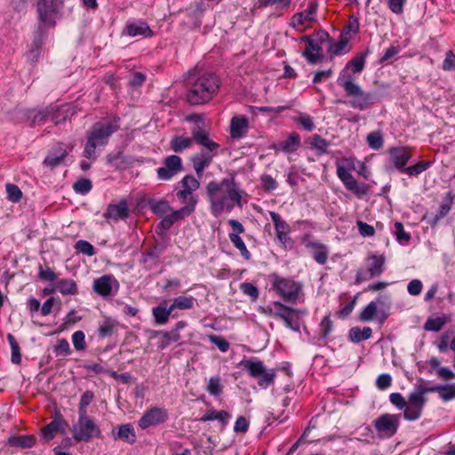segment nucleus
<instances>
[{"label": "nucleus", "mask_w": 455, "mask_h": 455, "mask_svg": "<svg viewBox=\"0 0 455 455\" xmlns=\"http://www.w3.org/2000/svg\"><path fill=\"white\" fill-rule=\"evenodd\" d=\"M206 194L212 213L218 217L223 212H230L235 205L243 206L242 194L234 179H223L220 182L211 181L206 187Z\"/></svg>", "instance_id": "f257e3e1"}, {"label": "nucleus", "mask_w": 455, "mask_h": 455, "mask_svg": "<svg viewBox=\"0 0 455 455\" xmlns=\"http://www.w3.org/2000/svg\"><path fill=\"white\" fill-rule=\"evenodd\" d=\"M220 86L219 77L212 72L199 74L190 82L187 99L191 105L205 104L217 95Z\"/></svg>", "instance_id": "f03ea898"}, {"label": "nucleus", "mask_w": 455, "mask_h": 455, "mask_svg": "<svg viewBox=\"0 0 455 455\" xmlns=\"http://www.w3.org/2000/svg\"><path fill=\"white\" fill-rule=\"evenodd\" d=\"M119 129L117 120H103L93 124L87 133L84 156L96 160L97 149L100 150L108 144L109 137Z\"/></svg>", "instance_id": "7ed1b4c3"}, {"label": "nucleus", "mask_w": 455, "mask_h": 455, "mask_svg": "<svg viewBox=\"0 0 455 455\" xmlns=\"http://www.w3.org/2000/svg\"><path fill=\"white\" fill-rule=\"evenodd\" d=\"M337 83L344 89L348 98L347 104L350 108L363 111L375 104L377 100L375 93L363 90L350 75L341 73L338 77Z\"/></svg>", "instance_id": "20e7f679"}, {"label": "nucleus", "mask_w": 455, "mask_h": 455, "mask_svg": "<svg viewBox=\"0 0 455 455\" xmlns=\"http://www.w3.org/2000/svg\"><path fill=\"white\" fill-rule=\"evenodd\" d=\"M267 311L273 317L283 320L286 327L290 328L293 331H300L299 315L306 314L305 311L287 307L278 301H274L270 306H268Z\"/></svg>", "instance_id": "39448f33"}, {"label": "nucleus", "mask_w": 455, "mask_h": 455, "mask_svg": "<svg viewBox=\"0 0 455 455\" xmlns=\"http://www.w3.org/2000/svg\"><path fill=\"white\" fill-rule=\"evenodd\" d=\"M62 0H38L36 12L39 20L47 27H53L62 15Z\"/></svg>", "instance_id": "423d86ee"}, {"label": "nucleus", "mask_w": 455, "mask_h": 455, "mask_svg": "<svg viewBox=\"0 0 455 455\" xmlns=\"http://www.w3.org/2000/svg\"><path fill=\"white\" fill-rule=\"evenodd\" d=\"M239 366L245 370L251 378H259L258 384L262 387L271 385L275 378V370L267 371L264 363L259 360H242Z\"/></svg>", "instance_id": "0eeeda50"}, {"label": "nucleus", "mask_w": 455, "mask_h": 455, "mask_svg": "<svg viewBox=\"0 0 455 455\" xmlns=\"http://www.w3.org/2000/svg\"><path fill=\"white\" fill-rule=\"evenodd\" d=\"M366 267L357 270L355 283H360L379 276L385 270L386 258L382 254L372 253L366 259Z\"/></svg>", "instance_id": "6e6552de"}, {"label": "nucleus", "mask_w": 455, "mask_h": 455, "mask_svg": "<svg viewBox=\"0 0 455 455\" xmlns=\"http://www.w3.org/2000/svg\"><path fill=\"white\" fill-rule=\"evenodd\" d=\"M73 437L80 442H89L93 437L100 436L98 425L87 416V413L79 414L77 422L73 426Z\"/></svg>", "instance_id": "1a4fd4ad"}, {"label": "nucleus", "mask_w": 455, "mask_h": 455, "mask_svg": "<svg viewBox=\"0 0 455 455\" xmlns=\"http://www.w3.org/2000/svg\"><path fill=\"white\" fill-rule=\"evenodd\" d=\"M318 4L316 1H310L307 8L304 12L293 14L290 20V26L298 32H304L311 27V24L316 21V12Z\"/></svg>", "instance_id": "9d476101"}, {"label": "nucleus", "mask_w": 455, "mask_h": 455, "mask_svg": "<svg viewBox=\"0 0 455 455\" xmlns=\"http://www.w3.org/2000/svg\"><path fill=\"white\" fill-rule=\"evenodd\" d=\"M400 425L399 414L384 413L379 416L373 422V427L381 438H390L394 436Z\"/></svg>", "instance_id": "9b49d317"}, {"label": "nucleus", "mask_w": 455, "mask_h": 455, "mask_svg": "<svg viewBox=\"0 0 455 455\" xmlns=\"http://www.w3.org/2000/svg\"><path fill=\"white\" fill-rule=\"evenodd\" d=\"M272 285L283 300L295 302L298 299L300 286L293 280L275 275L272 276Z\"/></svg>", "instance_id": "f8f14e48"}, {"label": "nucleus", "mask_w": 455, "mask_h": 455, "mask_svg": "<svg viewBox=\"0 0 455 455\" xmlns=\"http://www.w3.org/2000/svg\"><path fill=\"white\" fill-rule=\"evenodd\" d=\"M119 283L113 275H103L93 281V291L103 298L115 296L119 290Z\"/></svg>", "instance_id": "ddd939ff"}, {"label": "nucleus", "mask_w": 455, "mask_h": 455, "mask_svg": "<svg viewBox=\"0 0 455 455\" xmlns=\"http://www.w3.org/2000/svg\"><path fill=\"white\" fill-rule=\"evenodd\" d=\"M168 419L167 410L162 407H150L142 415L138 421L141 429H146L151 426H156L164 423Z\"/></svg>", "instance_id": "4468645a"}, {"label": "nucleus", "mask_w": 455, "mask_h": 455, "mask_svg": "<svg viewBox=\"0 0 455 455\" xmlns=\"http://www.w3.org/2000/svg\"><path fill=\"white\" fill-rule=\"evenodd\" d=\"M427 398H421L414 391L409 396L403 409V418L408 421H414L421 417Z\"/></svg>", "instance_id": "2eb2a0df"}, {"label": "nucleus", "mask_w": 455, "mask_h": 455, "mask_svg": "<svg viewBox=\"0 0 455 455\" xmlns=\"http://www.w3.org/2000/svg\"><path fill=\"white\" fill-rule=\"evenodd\" d=\"M337 175L344 184L345 188L357 196H362L368 193V186L364 183H358L346 167L338 165Z\"/></svg>", "instance_id": "dca6fc26"}, {"label": "nucleus", "mask_w": 455, "mask_h": 455, "mask_svg": "<svg viewBox=\"0 0 455 455\" xmlns=\"http://www.w3.org/2000/svg\"><path fill=\"white\" fill-rule=\"evenodd\" d=\"M182 161L179 156L172 155L164 160V166L156 170L160 180H169L182 171Z\"/></svg>", "instance_id": "f3484780"}, {"label": "nucleus", "mask_w": 455, "mask_h": 455, "mask_svg": "<svg viewBox=\"0 0 455 455\" xmlns=\"http://www.w3.org/2000/svg\"><path fill=\"white\" fill-rule=\"evenodd\" d=\"M228 224L232 228V232L229 233L228 237L234 246L239 250L243 258L246 260L251 259V252L248 251L244 242L240 237V234L244 232V228L242 223L236 220H229Z\"/></svg>", "instance_id": "a211bd4d"}, {"label": "nucleus", "mask_w": 455, "mask_h": 455, "mask_svg": "<svg viewBox=\"0 0 455 455\" xmlns=\"http://www.w3.org/2000/svg\"><path fill=\"white\" fill-rule=\"evenodd\" d=\"M130 209L126 200L123 199L117 204H110L108 205L103 216L108 220L119 221L129 217Z\"/></svg>", "instance_id": "6ab92c4d"}, {"label": "nucleus", "mask_w": 455, "mask_h": 455, "mask_svg": "<svg viewBox=\"0 0 455 455\" xmlns=\"http://www.w3.org/2000/svg\"><path fill=\"white\" fill-rule=\"evenodd\" d=\"M389 155L394 166L400 172H403L406 168V164L411 156L409 148L405 147L392 148L389 150Z\"/></svg>", "instance_id": "aec40b11"}, {"label": "nucleus", "mask_w": 455, "mask_h": 455, "mask_svg": "<svg viewBox=\"0 0 455 455\" xmlns=\"http://www.w3.org/2000/svg\"><path fill=\"white\" fill-rule=\"evenodd\" d=\"M68 424L60 415L56 416L49 424L44 427L42 432L44 439L49 441L58 433H65Z\"/></svg>", "instance_id": "412c9836"}, {"label": "nucleus", "mask_w": 455, "mask_h": 455, "mask_svg": "<svg viewBox=\"0 0 455 455\" xmlns=\"http://www.w3.org/2000/svg\"><path fill=\"white\" fill-rule=\"evenodd\" d=\"M191 133L194 140L210 152H213L219 149L220 145L212 140L210 139L209 133L198 125L192 129Z\"/></svg>", "instance_id": "4be33fe9"}, {"label": "nucleus", "mask_w": 455, "mask_h": 455, "mask_svg": "<svg viewBox=\"0 0 455 455\" xmlns=\"http://www.w3.org/2000/svg\"><path fill=\"white\" fill-rule=\"evenodd\" d=\"M302 41H306L307 45L303 51L302 55L307 59L310 64H315L322 60L323 56L321 54L322 48L319 44H315L314 41L307 36L301 37Z\"/></svg>", "instance_id": "5701e85b"}, {"label": "nucleus", "mask_w": 455, "mask_h": 455, "mask_svg": "<svg viewBox=\"0 0 455 455\" xmlns=\"http://www.w3.org/2000/svg\"><path fill=\"white\" fill-rule=\"evenodd\" d=\"M305 245L310 250L312 257L318 264L324 265L327 262L329 250L326 245L318 241H308Z\"/></svg>", "instance_id": "b1692460"}, {"label": "nucleus", "mask_w": 455, "mask_h": 455, "mask_svg": "<svg viewBox=\"0 0 455 455\" xmlns=\"http://www.w3.org/2000/svg\"><path fill=\"white\" fill-rule=\"evenodd\" d=\"M248 128L249 121L246 116H234L230 123V136L233 139H241L246 134Z\"/></svg>", "instance_id": "393cba45"}, {"label": "nucleus", "mask_w": 455, "mask_h": 455, "mask_svg": "<svg viewBox=\"0 0 455 455\" xmlns=\"http://www.w3.org/2000/svg\"><path fill=\"white\" fill-rule=\"evenodd\" d=\"M173 313L172 308L167 307V300H164L158 306L152 308V315L155 323L157 325H164L167 323L170 316Z\"/></svg>", "instance_id": "a878e982"}, {"label": "nucleus", "mask_w": 455, "mask_h": 455, "mask_svg": "<svg viewBox=\"0 0 455 455\" xmlns=\"http://www.w3.org/2000/svg\"><path fill=\"white\" fill-rule=\"evenodd\" d=\"M67 156L68 152L66 148H64L62 145H59L49 152L44 161V164L51 168H54L60 165Z\"/></svg>", "instance_id": "bb28decb"}, {"label": "nucleus", "mask_w": 455, "mask_h": 455, "mask_svg": "<svg viewBox=\"0 0 455 455\" xmlns=\"http://www.w3.org/2000/svg\"><path fill=\"white\" fill-rule=\"evenodd\" d=\"M126 32L130 36H142L144 37L153 36V31L149 26L142 20L128 23L125 27Z\"/></svg>", "instance_id": "cd10ccee"}, {"label": "nucleus", "mask_w": 455, "mask_h": 455, "mask_svg": "<svg viewBox=\"0 0 455 455\" xmlns=\"http://www.w3.org/2000/svg\"><path fill=\"white\" fill-rule=\"evenodd\" d=\"M112 435L115 440H122L131 444L136 442L135 431L131 424L120 425L116 431L113 430Z\"/></svg>", "instance_id": "c85d7f7f"}, {"label": "nucleus", "mask_w": 455, "mask_h": 455, "mask_svg": "<svg viewBox=\"0 0 455 455\" xmlns=\"http://www.w3.org/2000/svg\"><path fill=\"white\" fill-rule=\"evenodd\" d=\"M212 158L213 155L210 153H198L191 158L194 170L199 178L202 177L204 169L212 164Z\"/></svg>", "instance_id": "c756f323"}, {"label": "nucleus", "mask_w": 455, "mask_h": 455, "mask_svg": "<svg viewBox=\"0 0 455 455\" xmlns=\"http://www.w3.org/2000/svg\"><path fill=\"white\" fill-rule=\"evenodd\" d=\"M176 196L184 204V206L181 208L188 212L189 214H192L198 203V196L196 194H192L191 192L184 191H177Z\"/></svg>", "instance_id": "7c9ffc66"}, {"label": "nucleus", "mask_w": 455, "mask_h": 455, "mask_svg": "<svg viewBox=\"0 0 455 455\" xmlns=\"http://www.w3.org/2000/svg\"><path fill=\"white\" fill-rule=\"evenodd\" d=\"M190 214L184 209L180 208L176 211H171L166 216L163 218L160 226L164 229H169L175 222L189 216Z\"/></svg>", "instance_id": "2f4dec72"}, {"label": "nucleus", "mask_w": 455, "mask_h": 455, "mask_svg": "<svg viewBox=\"0 0 455 455\" xmlns=\"http://www.w3.org/2000/svg\"><path fill=\"white\" fill-rule=\"evenodd\" d=\"M300 136L297 132H291L278 144V148L285 153H293L300 147Z\"/></svg>", "instance_id": "473e14b6"}, {"label": "nucleus", "mask_w": 455, "mask_h": 455, "mask_svg": "<svg viewBox=\"0 0 455 455\" xmlns=\"http://www.w3.org/2000/svg\"><path fill=\"white\" fill-rule=\"evenodd\" d=\"M76 113L75 108L71 105H63L55 111H50V119L58 124L65 121Z\"/></svg>", "instance_id": "72a5a7b5"}, {"label": "nucleus", "mask_w": 455, "mask_h": 455, "mask_svg": "<svg viewBox=\"0 0 455 455\" xmlns=\"http://www.w3.org/2000/svg\"><path fill=\"white\" fill-rule=\"evenodd\" d=\"M56 289L62 295H76L78 287L75 280L71 278H63L57 280Z\"/></svg>", "instance_id": "f704fd0d"}, {"label": "nucleus", "mask_w": 455, "mask_h": 455, "mask_svg": "<svg viewBox=\"0 0 455 455\" xmlns=\"http://www.w3.org/2000/svg\"><path fill=\"white\" fill-rule=\"evenodd\" d=\"M372 330L370 327L360 329L353 327L349 330L348 338L353 343H359L363 340L369 339L371 337Z\"/></svg>", "instance_id": "c9c22d12"}, {"label": "nucleus", "mask_w": 455, "mask_h": 455, "mask_svg": "<svg viewBox=\"0 0 455 455\" xmlns=\"http://www.w3.org/2000/svg\"><path fill=\"white\" fill-rule=\"evenodd\" d=\"M230 417L231 415L226 411L209 410L205 414H204L200 418V420L203 422L210 420H218L222 425H227Z\"/></svg>", "instance_id": "e433bc0d"}, {"label": "nucleus", "mask_w": 455, "mask_h": 455, "mask_svg": "<svg viewBox=\"0 0 455 455\" xmlns=\"http://www.w3.org/2000/svg\"><path fill=\"white\" fill-rule=\"evenodd\" d=\"M448 322H450V317L446 315L439 317H430L426 321L424 329L428 331H439Z\"/></svg>", "instance_id": "4c0bfd02"}, {"label": "nucleus", "mask_w": 455, "mask_h": 455, "mask_svg": "<svg viewBox=\"0 0 455 455\" xmlns=\"http://www.w3.org/2000/svg\"><path fill=\"white\" fill-rule=\"evenodd\" d=\"M196 299L192 296H179L173 299L171 307L172 311L176 308L180 310L191 309L194 307Z\"/></svg>", "instance_id": "58836bf2"}, {"label": "nucleus", "mask_w": 455, "mask_h": 455, "mask_svg": "<svg viewBox=\"0 0 455 455\" xmlns=\"http://www.w3.org/2000/svg\"><path fill=\"white\" fill-rule=\"evenodd\" d=\"M193 140V137L188 138L183 136H175L172 139L170 144L172 149L174 152L178 153L183 151L186 148H190L192 146Z\"/></svg>", "instance_id": "ea45409f"}, {"label": "nucleus", "mask_w": 455, "mask_h": 455, "mask_svg": "<svg viewBox=\"0 0 455 455\" xmlns=\"http://www.w3.org/2000/svg\"><path fill=\"white\" fill-rule=\"evenodd\" d=\"M35 443L36 440L32 435L11 436L8 439V443L11 446L20 448H30Z\"/></svg>", "instance_id": "a19ab883"}, {"label": "nucleus", "mask_w": 455, "mask_h": 455, "mask_svg": "<svg viewBox=\"0 0 455 455\" xmlns=\"http://www.w3.org/2000/svg\"><path fill=\"white\" fill-rule=\"evenodd\" d=\"M180 184L181 186V189H180L179 191L191 192L192 194H195V192L200 187L199 180L192 175H186L180 181Z\"/></svg>", "instance_id": "79ce46f5"}, {"label": "nucleus", "mask_w": 455, "mask_h": 455, "mask_svg": "<svg viewBox=\"0 0 455 455\" xmlns=\"http://www.w3.org/2000/svg\"><path fill=\"white\" fill-rule=\"evenodd\" d=\"M375 316H379L377 301H371L360 313L359 319L362 322L371 321Z\"/></svg>", "instance_id": "37998d69"}, {"label": "nucleus", "mask_w": 455, "mask_h": 455, "mask_svg": "<svg viewBox=\"0 0 455 455\" xmlns=\"http://www.w3.org/2000/svg\"><path fill=\"white\" fill-rule=\"evenodd\" d=\"M269 214H270L271 220L274 223L276 235L283 234V233H290V231H291L290 226L288 225V223L286 221H284L281 218V216L278 213H276L275 212H270Z\"/></svg>", "instance_id": "c03bdc74"}, {"label": "nucleus", "mask_w": 455, "mask_h": 455, "mask_svg": "<svg viewBox=\"0 0 455 455\" xmlns=\"http://www.w3.org/2000/svg\"><path fill=\"white\" fill-rule=\"evenodd\" d=\"M153 212L162 218L167 215L172 211V207L165 200H159L150 204Z\"/></svg>", "instance_id": "a18cd8bd"}, {"label": "nucleus", "mask_w": 455, "mask_h": 455, "mask_svg": "<svg viewBox=\"0 0 455 455\" xmlns=\"http://www.w3.org/2000/svg\"><path fill=\"white\" fill-rule=\"evenodd\" d=\"M310 146L312 148L317 150L320 155H323L327 153L330 143L320 135L315 134L311 139Z\"/></svg>", "instance_id": "49530a36"}, {"label": "nucleus", "mask_w": 455, "mask_h": 455, "mask_svg": "<svg viewBox=\"0 0 455 455\" xmlns=\"http://www.w3.org/2000/svg\"><path fill=\"white\" fill-rule=\"evenodd\" d=\"M294 121L307 132H312L315 129L314 120L309 115L300 114L294 118Z\"/></svg>", "instance_id": "de8ad7c7"}, {"label": "nucleus", "mask_w": 455, "mask_h": 455, "mask_svg": "<svg viewBox=\"0 0 455 455\" xmlns=\"http://www.w3.org/2000/svg\"><path fill=\"white\" fill-rule=\"evenodd\" d=\"M430 162L420 161L414 165L406 167L403 172L410 176H417L426 171L430 166Z\"/></svg>", "instance_id": "09e8293b"}, {"label": "nucleus", "mask_w": 455, "mask_h": 455, "mask_svg": "<svg viewBox=\"0 0 455 455\" xmlns=\"http://www.w3.org/2000/svg\"><path fill=\"white\" fill-rule=\"evenodd\" d=\"M365 64L364 56L359 55L353 58L347 64V68L351 69L354 74H359L363 71Z\"/></svg>", "instance_id": "8fccbe9b"}, {"label": "nucleus", "mask_w": 455, "mask_h": 455, "mask_svg": "<svg viewBox=\"0 0 455 455\" xmlns=\"http://www.w3.org/2000/svg\"><path fill=\"white\" fill-rule=\"evenodd\" d=\"M367 142L371 148L380 149L383 146V137L379 132H373L368 134Z\"/></svg>", "instance_id": "3c124183"}, {"label": "nucleus", "mask_w": 455, "mask_h": 455, "mask_svg": "<svg viewBox=\"0 0 455 455\" xmlns=\"http://www.w3.org/2000/svg\"><path fill=\"white\" fill-rule=\"evenodd\" d=\"M439 396L443 401H450L455 398V384L439 385Z\"/></svg>", "instance_id": "603ef678"}, {"label": "nucleus", "mask_w": 455, "mask_h": 455, "mask_svg": "<svg viewBox=\"0 0 455 455\" xmlns=\"http://www.w3.org/2000/svg\"><path fill=\"white\" fill-rule=\"evenodd\" d=\"M207 391L214 396H218L222 392V385L219 376L210 378L207 385Z\"/></svg>", "instance_id": "864d4df0"}, {"label": "nucleus", "mask_w": 455, "mask_h": 455, "mask_svg": "<svg viewBox=\"0 0 455 455\" xmlns=\"http://www.w3.org/2000/svg\"><path fill=\"white\" fill-rule=\"evenodd\" d=\"M7 197L13 203L19 202L22 197V192L18 186L13 184H6Z\"/></svg>", "instance_id": "5fc2aeb1"}, {"label": "nucleus", "mask_w": 455, "mask_h": 455, "mask_svg": "<svg viewBox=\"0 0 455 455\" xmlns=\"http://www.w3.org/2000/svg\"><path fill=\"white\" fill-rule=\"evenodd\" d=\"M93 398L94 395L90 390H87L83 394L79 403V414L87 413V406L92 402Z\"/></svg>", "instance_id": "6e6d98bb"}, {"label": "nucleus", "mask_w": 455, "mask_h": 455, "mask_svg": "<svg viewBox=\"0 0 455 455\" xmlns=\"http://www.w3.org/2000/svg\"><path fill=\"white\" fill-rule=\"evenodd\" d=\"M332 331V321L329 315L323 318L320 323L319 335L322 339H326Z\"/></svg>", "instance_id": "4d7b16f0"}, {"label": "nucleus", "mask_w": 455, "mask_h": 455, "mask_svg": "<svg viewBox=\"0 0 455 455\" xmlns=\"http://www.w3.org/2000/svg\"><path fill=\"white\" fill-rule=\"evenodd\" d=\"M38 277H39V279H41L43 281H47V282H54V281H56L57 282L58 275L49 267H43L40 266L39 267V270H38Z\"/></svg>", "instance_id": "13d9d810"}, {"label": "nucleus", "mask_w": 455, "mask_h": 455, "mask_svg": "<svg viewBox=\"0 0 455 455\" xmlns=\"http://www.w3.org/2000/svg\"><path fill=\"white\" fill-rule=\"evenodd\" d=\"M53 351L56 355L66 356L69 355L71 350L68 341L65 339H59L57 344L54 346Z\"/></svg>", "instance_id": "bf43d9fd"}, {"label": "nucleus", "mask_w": 455, "mask_h": 455, "mask_svg": "<svg viewBox=\"0 0 455 455\" xmlns=\"http://www.w3.org/2000/svg\"><path fill=\"white\" fill-rule=\"evenodd\" d=\"M72 342L76 350H84L86 347L84 333L82 331H75L72 335Z\"/></svg>", "instance_id": "052dcab7"}, {"label": "nucleus", "mask_w": 455, "mask_h": 455, "mask_svg": "<svg viewBox=\"0 0 455 455\" xmlns=\"http://www.w3.org/2000/svg\"><path fill=\"white\" fill-rule=\"evenodd\" d=\"M92 188L91 180L87 179H81L77 180L73 188L76 193L84 195L87 194Z\"/></svg>", "instance_id": "680f3d73"}, {"label": "nucleus", "mask_w": 455, "mask_h": 455, "mask_svg": "<svg viewBox=\"0 0 455 455\" xmlns=\"http://www.w3.org/2000/svg\"><path fill=\"white\" fill-rule=\"evenodd\" d=\"M75 247L77 251L87 256H92L95 253L94 247L85 240L77 241Z\"/></svg>", "instance_id": "e2e57ef3"}, {"label": "nucleus", "mask_w": 455, "mask_h": 455, "mask_svg": "<svg viewBox=\"0 0 455 455\" xmlns=\"http://www.w3.org/2000/svg\"><path fill=\"white\" fill-rule=\"evenodd\" d=\"M209 340L223 353L229 349V343L221 336L210 335Z\"/></svg>", "instance_id": "0e129e2a"}, {"label": "nucleus", "mask_w": 455, "mask_h": 455, "mask_svg": "<svg viewBox=\"0 0 455 455\" xmlns=\"http://www.w3.org/2000/svg\"><path fill=\"white\" fill-rule=\"evenodd\" d=\"M240 290L253 300L259 297L258 288L251 283H243L240 284Z\"/></svg>", "instance_id": "69168bd1"}, {"label": "nucleus", "mask_w": 455, "mask_h": 455, "mask_svg": "<svg viewBox=\"0 0 455 455\" xmlns=\"http://www.w3.org/2000/svg\"><path fill=\"white\" fill-rule=\"evenodd\" d=\"M423 284L420 280L413 279L407 284V291L410 295L418 296L421 293Z\"/></svg>", "instance_id": "338daca9"}, {"label": "nucleus", "mask_w": 455, "mask_h": 455, "mask_svg": "<svg viewBox=\"0 0 455 455\" xmlns=\"http://www.w3.org/2000/svg\"><path fill=\"white\" fill-rule=\"evenodd\" d=\"M443 70H455V54L452 51H448L443 62Z\"/></svg>", "instance_id": "774afa93"}]
</instances>
